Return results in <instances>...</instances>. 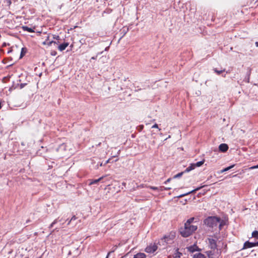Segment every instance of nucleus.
<instances>
[{
	"label": "nucleus",
	"mask_w": 258,
	"mask_h": 258,
	"mask_svg": "<svg viewBox=\"0 0 258 258\" xmlns=\"http://www.w3.org/2000/svg\"><path fill=\"white\" fill-rule=\"evenodd\" d=\"M152 128H158V125L157 124L155 123L152 126Z\"/></svg>",
	"instance_id": "7c9ffc66"
},
{
	"label": "nucleus",
	"mask_w": 258,
	"mask_h": 258,
	"mask_svg": "<svg viewBox=\"0 0 258 258\" xmlns=\"http://www.w3.org/2000/svg\"><path fill=\"white\" fill-rule=\"evenodd\" d=\"M145 186H144L143 184H141V185H140V187H142V188H143V187H145Z\"/></svg>",
	"instance_id": "72a5a7b5"
},
{
	"label": "nucleus",
	"mask_w": 258,
	"mask_h": 258,
	"mask_svg": "<svg viewBox=\"0 0 258 258\" xmlns=\"http://www.w3.org/2000/svg\"><path fill=\"white\" fill-rule=\"evenodd\" d=\"M77 219V217L75 216H73L72 218L71 219V220L73 222V221H75Z\"/></svg>",
	"instance_id": "c756f323"
},
{
	"label": "nucleus",
	"mask_w": 258,
	"mask_h": 258,
	"mask_svg": "<svg viewBox=\"0 0 258 258\" xmlns=\"http://www.w3.org/2000/svg\"><path fill=\"white\" fill-rule=\"evenodd\" d=\"M234 166V165H232L231 166H230L229 167H227L226 168H225L224 169H222L221 171V173H223L224 172L227 171L231 169L232 168H233Z\"/></svg>",
	"instance_id": "a211bd4d"
},
{
	"label": "nucleus",
	"mask_w": 258,
	"mask_h": 258,
	"mask_svg": "<svg viewBox=\"0 0 258 258\" xmlns=\"http://www.w3.org/2000/svg\"><path fill=\"white\" fill-rule=\"evenodd\" d=\"M105 177V176H101V177H100L99 178L97 179H92V180H90V182L89 183V184L90 185H92V184H96L99 181H101L102 179L104 178V177Z\"/></svg>",
	"instance_id": "9d476101"
},
{
	"label": "nucleus",
	"mask_w": 258,
	"mask_h": 258,
	"mask_svg": "<svg viewBox=\"0 0 258 258\" xmlns=\"http://www.w3.org/2000/svg\"><path fill=\"white\" fill-rule=\"evenodd\" d=\"M255 243H256V246H258V241H257V242H255Z\"/></svg>",
	"instance_id": "79ce46f5"
},
{
	"label": "nucleus",
	"mask_w": 258,
	"mask_h": 258,
	"mask_svg": "<svg viewBox=\"0 0 258 258\" xmlns=\"http://www.w3.org/2000/svg\"><path fill=\"white\" fill-rule=\"evenodd\" d=\"M197 229V225L185 223L184 227L180 229V233L183 237H187L192 234Z\"/></svg>",
	"instance_id": "f257e3e1"
},
{
	"label": "nucleus",
	"mask_w": 258,
	"mask_h": 258,
	"mask_svg": "<svg viewBox=\"0 0 258 258\" xmlns=\"http://www.w3.org/2000/svg\"><path fill=\"white\" fill-rule=\"evenodd\" d=\"M195 168V166L193 163L191 164L187 168H186L184 172H188Z\"/></svg>",
	"instance_id": "4468645a"
},
{
	"label": "nucleus",
	"mask_w": 258,
	"mask_h": 258,
	"mask_svg": "<svg viewBox=\"0 0 258 258\" xmlns=\"http://www.w3.org/2000/svg\"><path fill=\"white\" fill-rule=\"evenodd\" d=\"M203 186H201V187H197V188H196L195 189L192 190L190 192H189L188 193H192V192H195L197 190H200Z\"/></svg>",
	"instance_id": "a878e982"
},
{
	"label": "nucleus",
	"mask_w": 258,
	"mask_h": 258,
	"mask_svg": "<svg viewBox=\"0 0 258 258\" xmlns=\"http://www.w3.org/2000/svg\"><path fill=\"white\" fill-rule=\"evenodd\" d=\"M170 188H170V187H166V188H165V190H169V189H170Z\"/></svg>",
	"instance_id": "c9c22d12"
},
{
	"label": "nucleus",
	"mask_w": 258,
	"mask_h": 258,
	"mask_svg": "<svg viewBox=\"0 0 258 258\" xmlns=\"http://www.w3.org/2000/svg\"><path fill=\"white\" fill-rule=\"evenodd\" d=\"M158 248V246L155 243H151L147 246L145 251L147 253H152L154 252Z\"/></svg>",
	"instance_id": "7ed1b4c3"
},
{
	"label": "nucleus",
	"mask_w": 258,
	"mask_h": 258,
	"mask_svg": "<svg viewBox=\"0 0 258 258\" xmlns=\"http://www.w3.org/2000/svg\"><path fill=\"white\" fill-rule=\"evenodd\" d=\"M96 58V57L93 56L91 58L92 59H95Z\"/></svg>",
	"instance_id": "e433bc0d"
},
{
	"label": "nucleus",
	"mask_w": 258,
	"mask_h": 258,
	"mask_svg": "<svg viewBox=\"0 0 258 258\" xmlns=\"http://www.w3.org/2000/svg\"><path fill=\"white\" fill-rule=\"evenodd\" d=\"M72 222V221L71 220H69L67 224H68V225H70V224L71 223V222Z\"/></svg>",
	"instance_id": "f704fd0d"
},
{
	"label": "nucleus",
	"mask_w": 258,
	"mask_h": 258,
	"mask_svg": "<svg viewBox=\"0 0 258 258\" xmlns=\"http://www.w3.org/2000/svg\"><path fill=\"white\" fill-rule=\"evenodd\" d=\"M23 30L24 31H28L29 32H34V31L33 30V29L31 28H29L28 27V26H23L22 27Z\"/></svg>",
	"instance_id": "f3484780"
},
{
	"label": "nucleus",
	"mask_w": 258,
	"mask_h": 258,
	"mask_svg": "<svg viewBox=\"0 0 258 258\" xmlns=\"http://www.w3.org/2000/svg\"><path fill=\"white\" fill-rule=\"evenodd\" d=\"M188 250L190 252H194L195 251H200L201 249L199 248L196 244L187 247Z\"/></svg>",
	"instance_id": "423d86ee"
},
{
	"label": "nucleus",
	"mask_w": 258,
	"mask_h": 258,
	"mask_svg": "<svg viewBox=\"0 0 258 258\" xmlns=\"http://www.w3.org/2000/svg\"><path fill=\"white\" fill-rule=\"evenodd\" d=\"M102 163L100 164V166H102Z\"/></svg>",
	"instance_id": "c03bdc74"
},
{
	"label": "nucleus",
	"mask_w": 258,
	"mask_h": 258,
	"mask_svg": "<svg viewBox=\"0 0 258 258\" xmlns=\"http://www.w3.org/2000/svg\"><path fill=\"white\" fill-rule=\"evenodd\" d=\"M146 255L144 253H138L134 256L133 258H146Z\"/></svg>",
	"instance_id": "f8f14e48"
},
{
	"label": "nucleus",
	"mask_w": 258,
	"mask_h": 258,
	"mask_svg": "<svg viewBox=\"0 0 258 258\" xmlns=\"http://www.w3.org/2000/svg\"><path fill=\"white\" fill-rule=\"evenodd\" d=\"M150 189H152L153 190H157L158 189V187H156V186H148Z\"/></svg>",
	"instance_id": "cd10ccee"
},
{
	"label": "nucleus",
	"mask_w": 258,
	"mask_h": 258,
	"mask_svg": "<svg viewBox=\"0 0 258 258\" xmlns=\"http://www.w3.org/2000/svg\"><path fill=\"white\" fill-rule=\"evenodd\" d=\"M220 218L216 216L209 217L204 221L205 224L208 226L214 228L216 227L220 222Z\"/></svg>",
	"instance_id": "f03ea898"
},
{
	"label": "nucleus",
	"mask_w": 258,
	"mask_h": 258,
	"mask_svg": "<svg viewBox=\"0 0 258 258\" xmlns=\"http://www.w3.org/2000/svg\"><path fill=\"white\" fill-rule=\"evenodd\" d=\"M56 43H54V44H58V43H59V42L58 41H55Z\"/></svg>",
	"instance_id": "ea45409f"
},
{
	"label": "nucleus",
	"mask_w": 258,
	"mask_h": 258,
	"mask_svg": "<svg viewBox=\"0 0 258 258\" xmlns=\"http://www.w3.org/2000/svg\"><path fill=\"white\" fill-rule=\"evenodd\" d=\"M53 38L57 40H59L60 39V37L59 36L55 35H53Z\"/></svg>",
	"instance_id": "bb28decb"
},
{
	"label": "nucleus",
	"mask_w": 258,
	"mask_h": 258,
	"mask_svg": "<svg viewBox=\"0 0 258 258\" xmlns=\"http://www.w3.org/2000/svg\"><path fill=\"white\" fill-rule=\"evenodd\" d=\"M110 159H109L108 160H107L106 161V162H105V164H107V163H109V162H110Z\"/></svg>",
	"instance_id": "473e14b6"
},
{
	"label": "nucleus",
	"mask_w": 258,
	"mask_h": 258,
	"mask_svg": "<svg viewBox=\"0 0 258 258\" xmlns=\"http://www.w3.org/2000/svg\"><path fill=\"white\" fill-rule=\"evenodd\" d=\"M208 240L210 247L211 249H215L217 247L216 240L212 238H209Z\"/></svg>",
	"instance_id": "0eeeda50"
},
{
	"label": "nucleus",
	"mask_w": 258,
	"mask_h": 258,
	"mask_svg": "<svg viewBox=\"0 0 258 258\" xmlns=\"http://www.w3.org/2000/svg\"><path fill=\"white\" fill-rule=\"evenodd\" d=\"M49 40V36L47 37V39L45 41L43 42V44L44 45H48V46H50L53 43H56L54 41H48Z\"/></svg>",
	"instance_id": "ddd939ff"
},
{
	"label": "nucleus",
	"mask_w": 258,
	"mask_h": 258,
	"mask_svg": "<svg viewBox=\"0 0 258 258\" xmlns=\"http://www.w3.org/2000/svg\"><path fill=\"white\" fill-rule=\"evenodd\" d=\"M214 71L217 73V74L218 75H220L222 73L224 72L225 70L224 69V70H218L217 69L215 68L213 69Z\"/></svg>",
	"instance_id": "aec40b11"
},
{
	"label": "nucleus",
	"mask_w": 258,
	"mask_h": 258,
	"mask_svg": "<svg viewBox=\"0 0 258 258\" xmlns=\"http://www.w3.org/2000/svg\"><path fill=\"white\" fill-rule=\"evenodd\" d=\"M183 173V172H180V173L177 174L176 175H174L173 178H176L180 177H181L182 176Z\"/></svg>",
	"instance_id": "b1692460"
},
{
	"label": "nucleus",
	"mask_w": 258,
	"mask_h": 258,
	"mask_svg": "<svg viewBox=\"0 0 258 258\" xmlns=\"http://www.w3.org/2000/svg\"><path fill=\"white\" fill-rule=\"evenodd\" d=\"M252 237H254V238H258V231H254L252 233Z\"/></svg>",
	"instance_id": "412c9836"
},
{
	"label": "nucleus",
	"mask_w": 258,
	"mask_h": 258,
	"mask_svg": "<svg viewBox=\"0 0 258 258\" xmlns=\"http://www.w3.org/2000/svg\"><path fill=\"white\" fill-rule=\"evenodd\" d=\"M8 4H9V5H10V4H11V1H9L8 2Z\"/></svg>",
	"instance_id": "58836bf2"
},
{
	"label": "nucleus",
	"mask_w": 258,
	"mask_h": 258,
	"mask_svg": "<svg viewBox=\"0 0 258 258\" xmlns=\"http://www.w3.org/2000/svg\"><path fill=\"white\" fill-rule=\"evenodd\" d=\"M26 53V50L25 48H22L21 49V55H20V58H22L25 53Z\"/></svg>",
	"instance_id": "4be33fe9"
},
{
	"label": "nucleus",
	"mask_w": 258,
	"mask_h": 258,
	"mask_svg": "<svg viewBox=\"0 0 258 258\" xmlns=\"http://www.w3.org/2000/svg\"><path fill=\"white\" fill-rule=\"evenodd\" d=\"M219 221H220V222H219L218 224H219V229L220 230L222 229V227L226 224V222L225 220H221L220 218Z\"/></svg>",
	"instance_id": "9b49d317"
},
{
	"label": "nucleus",
	"mask_w": 258,
	"mask_h": 258,
	"mask_svg": "<svg viewBox=\"0 0 258 258\" xmlns=\"http://www.w3.org/2000/svg\"><path fill=\"white\" fill-rule=\"evenodd\" d=\"M258 168V165L256 166H253L249 168L250 169H256Z\"/></svg>",
	"instance_id": "c85d7f7f"
},
{
	"label": "nucleus",
	"mask_w": 258,
	"mask_h": 258,
	"mask_svg": "<svg viewBox=\"0 0 258 258\" xmlns=\"http://www.w3.org/2000/svg\"><path fill=\"white\" fill-rule=\"evenodd\" d=\"M172 240V238L170 237V236H165L163 238H161L159 241V244L162 245L163 246H166L167 244L170 243Z\"/></svg>",
	"instance_id": "20e7f679"
},
{
	"label": "nucleus",
	"mask_w": 258,
	"mask_h": 258,
	"mask_svg": "<svg viewBox=\"0 0 258 258\" xmlns=\"http://www.w3.org/2000/svg\"><path fill=\"white\" fill-rule=\"evenodd\" d=\"M55 54H56L55 52L54 53H52V52L51 53V55H55Z\"/></svg>",
	"instance_id": "4c0bfd02"
},
{
	"label": "nucleus",
	"mask_w": 258,
	"mask_h": 258,
	"mask_svg": "<svg viewBox=\"0 0 258 258\" xmlns=\"http://www.w3.org/2000/svg\"><path fill=\"white\" fill-rule=\"evenodd\" d=\"M171 180V178H169L168 179H167V180H166L164 182L165 184H166L167 183L170 182V181Z\"/></svg>",
	"instance_id": "2f4dec72"
},
{
	"label": "nucleus",
	"mask_w": 258,
	"mask_h": 258,
	"mask_svg": "<svg viewBox=\"0 0 258 258\" xmlns=\"http://www.w3.org/2000/svg\"><path fill=\"white\" fill-rule=\"evenodd\" d=\"M69 43L68 42H64L58 46V49L59 51H62L64 50L69 46Z\"/></svg>",
	"instance_id": "1a4fd4ad"
},
{
	"label": "nucleus",
	"mask_w": 258,
	"mask_h": 258,
	"mask_svg": "<svg viewBox=\"0 0 258 258\" xmlns=\"http://www.w3.org/2000/svg\"><path fill=\"white\" fill-rule=\"evenodd\" d=\"M57 222V219H55L53 221V222L50 225L49 228H51L53 227L54 224H55Z\"/></svg>",
	"instance_id": "393cba45"
},
{
	"label": "nucleus",
	"mask_w": 258,
	"mask_h": 258,
	"mask_svg": "<svg viewBox=\"0 0 258 258\" xmlns=\"http://www.w3.org/2000/svg\"><path fill=\"white\" fill-rule=\"evenodd\" d=\"M219 149L221 152H225L228 149V146L226 144H221L219 146Z\"/></svg>",
	"instance_id": "6e6552de"
},
{
	"label": "nucleus",
	"mask_w": 258,
	"mask_h": 258,
	"mask_svg": "<svg viewBox=\"0 0 258 258\" xmlns=\"http://www.w3.org/2000/svg\"><path fill=\"white\" fill-rule=\"evenodd\" d=\"M247 82H249V78L248 79V80L247 81Z\"/></svg>",
	"instance_id": "a18cd8bd"
},
{
	"label": "nucleus",
	"mask_w": 258,
	"mask_h": 258,
	"mask_svg": "<svg viewBox=\"0 0 258 258\" xmlns=\"http://www.w3.org/2000/svg\"><path fill=\"white\" fill-rule=\"evenodd\" d=\"M204 160H203V161L198 162L196 163H193V164H194V165H195V168H196V167H200L204 164Z\"/></svg>",
	"instance_id": "6ab92c4d"
},
{
	"label": "nucleus",
	"mask_w": 258,
	"mask_h": 258,
	"mask_svg": "<svg viewBox=\"0 0 258 258\" xmlns=\"http://www.w3.org/2000/svg\"><path fill=\"white\" fill-rule=\"evenodd\" d=\"M194 220V218H190L187 220V221L185 222V223L191 224V223L193 222Z\"/></svg>",
	"instance_id": "5701e85b"
},
{
	"label": "nucleus",
	"mask_w": 258,
	"mask_h": 258,
	"mask_svg": "<svg viewBox=\"0 0 258 258\" xmlns=\"http://www.w3.org/2000/svg\"><path fill=\"white\" fill-rule=\"evenodd\" d=\"M255 44H256V46H258V42H256V43H255Z\"/></svg>",
	"instance_id": "a19ab883"
},
{
	"label": "nucleus",
	"mask_w": 258,
	"mask_h": 258,
	"mask_svg": "<svg viewBox=\"0 0 258 258\" xmlns=\"http://www.w3.org/2000/svg\"><path fill=\"white\" fill-rule=\"evenodd\" d=\"M194 258H206V256L201 253H198L194 255Z\"/></svg>",
	"instance_id": "dca6fc26"
},
{
	"label": "nucleus",
	"mask_w": 258,
	"mask_h": 258,
	"mask_svg": "<svg viewBox=\"0 0 258 258\" xmlns=\"http://www.w3.org/2000/svg\"><path fill=\"white\" fill-rule=\"evenodd\" d=\"M109 253H110V252H109V253H108V255H107V256H106V258H108V255L109 254Z\"/></svg>",
	"instance_id": "37998d69"
},
{
	"label": "nucleus",
	"mask_w": 258,
	"mask_h": 258,
	"mask_svg": "<svg viewBox=\"0 0 258 258\" xmlns=\"http://www.w3.org/2000/svg\"><path fill=\"white\" fill-rule=\"evenodd\" d=\"M256 246V245L255 242H250L247 241L244 243L243 249L251 248Z\"/></svg>",
	"instance_id": "39448f33"
},
{
	"label": "nucleus",
	"mask_w": 258,
	"mask_h": 258,
	"mask_svg": "<svg viewBox=\"0 0 258 258\" xmlns=\"http://www.w3.org/2000/svg\"><path fill=\"white\" fill-rule=\"evenodd\" d=\"M195 168V166L193 163L191 164L187 168H186L184 172H188Z\"/></svg>",
	"instance_id": "2eb2a0df"
}]
</instances>
